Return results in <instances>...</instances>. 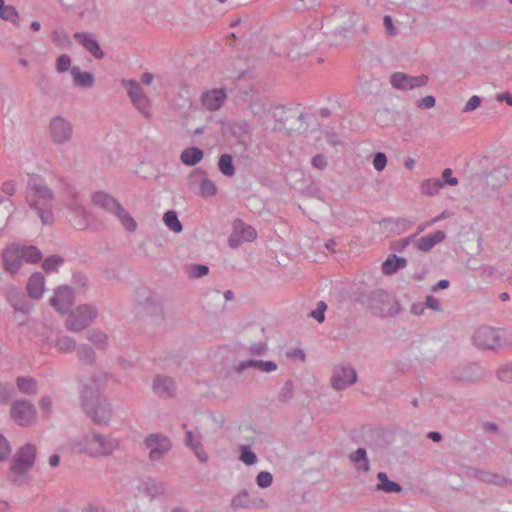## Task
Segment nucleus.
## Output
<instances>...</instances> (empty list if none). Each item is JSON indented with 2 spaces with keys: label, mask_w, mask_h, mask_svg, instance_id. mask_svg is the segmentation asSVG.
I'll return each instance as SVG.
<instances>
[{
  "label": "nucleus",
  "mask_w": 512,
  "mask_h": 512,
  "mask_svg": "<svg viewBox=\"0 0 512 512\" xmlns=\"http://www.w3.org/2000/svg\"><path fill=\"white\" fill-rule=\"evenodd\" d=\"M356 300L380 318L393 317L402 310L399 302L382 288L358 292Z\"/></svg>",
  "instance_id": "obj_1"
},
{
  "label": "nucleus",
  "mask_w": 512,
  "mask_h": 512,
  "mask_svg": "<svg viewBox=\"0 0 512 512\" xmlns=\"http://www.w3.org/2000/svg\"><path fill=\"white\" fill-rule=\"evenodd\" d=\"M360 15L348 8L336 9L326 20V26L331 27V34L339 40L336 45L346 44L354 35V28L360 21Z\"/></svg>",
  "instance_id": "obj_2"
},
{
  "label": "nucleus",
  "mask_w": 512,
  "mask_h": 512,
  "mask_svg": "<svg viewBox=\"0 0 512 512\" xmlns=\"http://www.w3.org/2000/svg\"><path fill=\"white\" fill-rule=\"evenodd\" d=\"M54 195L52 190L44 184L31 182L26 201L31 209H34L44 225L53 222L54 217L51 211Z\"/></svg>",
  "instance_id": "obj_3"
},
{
  "label": "nucleus",
  "mask_w": 512,
  "mask_h": 512,
  "mask_svg": "<svg viewBox=\"0 0 512 512\" xmlns=\"http://www.w3.org/2000/svg\"><path fill=\"white\" fill-rule=\"evenodd\" d=\"M82 406L94 424L107 425L110 422L112 407L101 394L86 390L82 395Z\"/></svg>",
  "instance_id": "obj_4"
},
{
  "label": "nucleus",
  "mask_w": 512,
  "mask_h": 512,
  "mask_svg": "<svg viewBox=\"0 0 512 512\" xmlns=\"http://www.w3.org/2000/svg\"><path fill=\"white\" fill-rule=\"evenodd\" d=\"M473 342L480 349L497 350L512 346V332L481 326L473 334Z\"/></svg>",
  "instance_id": "obj_5"
},
{
  "label": "nucleus",
  "mask_w": 512,
  "mask_h": 512,
  "mask_svg": "<svg viewBox=\"0 0 512 512\" xmlns=\"http://www.w3.org/2000/svg\"><path fill=\"white\" fill-rule=\"evenodd\" d=\"M118 447L119 442L116 438L92 433L83 439L80 451L91 457H105L111 455Z\"/></svg>",
  "instance_id": "obj_6"
},
{
  "label": "nucleus",
  "mask_w": 512,
  "mask_h": 512,
  "mask_svg": "<svg viewBox=\"0 0 512 512\" xmlns=\"http://www.w3.org/2000/svg\"><path fill=\"white\" fill-rule=\"evenodd\" d=\"M93 202L108 213L114 214L129 232L136 230V221L113 196L104 192H96L93 195Z\"/></svg>",
  "instance_id": "obj_7"
},
{
  "label": "nucleus",
  "mask_w": 512,
  "mask_h": 512,
  "mask_svg": "<svg viewBox=\"0 0 512 512\" xmlns=\"http://www.w3.org/2000/svg\"><path fill=\"white\" fill-rule=\"evenodd\" d=\"M36 457V447L33 444H25L14 456L11 465L12 481L22 485L24 475L33 467Z\"/></svg>",
  "instance_id": "obj_8"
},
{
  "label": "nucleus",
  "mask_w": 512,
  "mask_h": 512,
  "mask_svg": "<svg viewBox=\"0 0 512 512\" xmlns=\"http://www.w3.org/2000/svg\"><path fill=\"white\" fill-rule=\"evenodd\" d=\"M98 312L91 305H80L74 309L65 321V327L72 332H80L86 329L96 318Z\"/></svg>",
  "instance_id": "obj_9"
},
{
  "label": "nucleus",
  "mask_w": 512,
  "mask_h": 512,
  "mask_svg": "<svg viewBox=\"0 0 512 512\" xmlns=\"http://www.w3.org/2000/svg\"><path fill=\"white\" fill-rule=\"evenodd\" d=\"M10 417L20 426H30L37 418L33 403L27 399H18L11 403Z\"/></svg>",
  "instance_id": "obj_10"
},
{
  "label": "nucleus",
  "mask_w": 512,
  "mask_h": 512,
  "mask_svg": "<svg viewBox=\"0 0 512 512\" xmlns=\"http://www.w3.org/2000/svg\"><path fill=\"white\" fill-rule=\"evenodd\" d=\"M48 129L51 141L57 145L67 143L73 137L74 128L72 123L62 116L52 117Z\"/></svg>",
  "instance_id": "obj_11"
},
{
  "label": "nucleus",
  "mask_w": 512,
  "mask_h": 512,
  "mask_svg": "<svg viewBox=\"0 0 512 512\" xmlns=\"http://www.w3.org/2000/svg\"><path fill=\"white\" fill-rule=\"evenodd\" d=\"M123 86L126 88L128 95L136 107V109L146 118L151 116V104L142 87L136 80H123Z\"/></svg>",
  "instance_id": "obj_12"
},
{
  "label": "nucleus",
  "mask_w": 512,
  "mask_h": 512,
  "mask_svg": "<svg viewBox=\"0 0 512 512\" xmlns=\"http://www.w3.org/2000/svg\"><path fill=\"white\" fill-rule=\"evenodd\" d=\"M257 238L256 229L243 222L241 219H235L232 223V233L228 238V245L232 249L240 247L244 242H252Z\"/></svg>",
  "instance_id": "obj_13"
},
{
  "label": "nucleus",
  "mask_w": 512,
  "mask_h": 512,
  "mask_svg": "<svg viewBox=\"0 0 512 512\" xmlns=\"http://www.w3.org/2000/svg\"><path fill=\"white\" fill-rule=\"evenodd\" d=\"M144 444L150 450L149 459L153 462L161 460L172 448L169 437L161 433L149 434Z\"/></svg>",
  "instance_id": "obj_14"
},
{
  "label": "nucleus",
  "mask_w": 512,
  "mask_h": 512,
  "mask_svg": "<svg viewBox=\"0 0 512 512\" xmlns=\"http://www.w3.org/2000/svg\"><path fill=\"white\" fill-rule=\"evenodd\" d=\"M229 131L237 140L233 153L236 155L246 152L252 136L251 125L246 120H237L229 125Z\"/></svg>",
  "instance_id": "obj_15"
},
{
  "label": "nucleus",
  "mask_w": 512,
  "mask_h": 512,
  "mask_svg": "<svg viewBox=\"0 0 512 512\" xmlns=\"http://www.w3.org/2000/svg\"><path fill=\"white\" fill-rule=\"evenodd\" d=\"M357 379V372L350 364H340L333 370L331 386L335 390L341 391L355 384Z\"/></svg>",
  "instance_id": "obj_16"
},
{
  "label": "nucleus",
  "mask_w": 512,
  "mask_h": 512,
  "mask_svg": "<svg viewBox=\"0 0 512 512\" xmlns=\"http://www.w3.org/2000/svg\"><path fill=\"white\" fill-rule=\"evenodd\" d=\"M428 76L422 74L419 76H410L403 72H395L390 76V84L394 89L407 91L425 86L428 82Z\"/></svg>",
  "instance_id": "obj_17"
},
{
  "label": "nucleus",
  "mask_w": 512,
  "mask_h": 512,
  "mask_svg": "<svg viewBox=\"0 0 512 512\" xmlns=\"http://www.w3.org/2000/svg\"><path fill=\"white\" fill-rule=\"evenodd\" d=\"M483 376L484 371L477 363L459 365L449 374L450 379L456 382H475Z\"/></svg>",
  "instance_id": "obj_18"
},
{
  "label": "nucleus",
  "mask_w": 512,
  "mask_h": 512,
  "mask_svg": "<svg viewBox=\"0 0 512 512\" xmlns=\"http://www.w3.org/2000/svg\"><path fill=\"white\" fill-rule=\"evenodd\" d=\"M267 502L262 498H251L246 489L236 494L230 503V507L237 511L240 509H261L266 508Z\"/></svg>",
  "instance_id": "obj_19"
},
{
  "label": "nucleus",
  "mask_w": 512,
  "mask_h": 512,
  "mask_svg": "<svg viewBox=\"0 0 512 512\" xmlns=\"http://www.w3.org/2000/svg\"><path fill=\"white\" fill-rule=\"evenodd\" d=\"M74 302V292L69 286L59 287L54 296L50 299V304L61 314L66 313Z\"/></svg>",
  "instance_id": "obj_20"
},
{
  "label": "nucleus",
  "mask_w": 512,
  "mask_h": 512,
  "mask_svg": "<svg viewBox=\"0 0 512 512\" xmlns=\"http://www.w3.org/2000/svg\"><path fill=\"white\" fill-rule=\"evenodd\" d=\"M200 185L199 194L203 197L213 196L217 192L215 184L208 180L203 170H195L189 175V185L194 187Z\"/></svg>",
  "instance_id": "obj_21"
},
{
  "label": "nucleus",
  "mask_w": 512,
  "mask_h": 512,
  "mask_svg": "<svg viewBox=\"0 0 512 512\" xmlns=\"http://www.w3.org/2000/svg\"><path fill=\"white\" fill-rule=\"evenodd\" d=\"M22 256L20 251V246L17 245H10L8 246L2 254L3 263L6 271H8L11 274H15L22 263Z\"/></svg>",
  "instance_id": "obj_22"
},
{
  "label": "nucleus",
  "mask_w": 512,
  "mask_h": 512,
  "mask_svg": "<svg viewBox=\"0 0 512 512\" xmlns=\"http://www.w3.org/2000/svg\"><path fill=\"white\" fill-rule=\"evenodd\" d=\"M271 104L272 102L268 98L257 96L251 100L249 110L254 117L264 123L265 117L270 113Z\"/></svg>",
  "instance_id": "obj_23"
},
{
  "label": "nucleus",
  "mask_w": 512,
  "mask_h": 512,
  "mask_svg": "<svg viewBox=\"0 0 512 512\" xmlns=\"http://www.w3.org/2000/svg\"><path fill=\"white\" fill-rule=\"evenodd\" d=\"M248 368H256L262 372L270 373L277 370V364L274 361L247 359L235 366V371L240 374Z\"/></svg>",
  "instance_id": "obj_24"
},
{
  "label": "nucleus",
  "mask_w": 512,
  "mask_h": 512,
  "mask_svg": "<svg viewBox=\"0 0 512 512\" xmlns=\"http://www.w3.org/2000/svg\"><path fill=\"white\" fill-rule=\"evenodd\" d=\"M182 428L186 430L185 445L192 449L195 456L201 461L206 462L208 460V454L202 447L200 436L194 434L191 430H187V424H183Z\"/></svg>",
  "instance_id": "obj_25"
},
{
  "label": "nucleus",
  "mask_w": 512,
  "mask_h": 512,
  "mask_svg": "<svg viewBox=\"0 0 512 512\" xmlns=\"http://www.w3.org/2000/svg\"><path fill=\"white\" fill-rule=\"evenodd\" d=\"M202 105L209 111L218 110L224 102V88L212 89L202 95Z\"/></svg>",
  "instance_id": "obj_26"
},
{
  "label": "nucleus",
  "mask_w": 512,
  "mask_h": 512,
  "mask_svg": "<svg viewBox=\"0 0 512 512\" xmlns=\"http://www.w3.org/2000/svg\"><path fill=\"white\" fill-rule=\"evenodd\" d=\"M74 38L96 59H102L104 57L99 43L92 38L91 34L77 32L74 34Z\"/></svg>",
  "instance_id": "obj_27"
},
{
  "label": "nucleus",
  "mask_w": 512,
  "mask_h": 512,
  "mask_svg": "<svg viewBox=\"0 0 512 512\" xmlns=\"http://www.w3.org/2000/svg\"><path fill=\"white\" fill-rule=\"evenodd\" d=\"M241 22V18L237 17L229 23L231 31L226 35V41L229 40L232 46H239L248 31V27L242 26Z\"/></svg>",
  "instance_id": "obj_28"
},
{
  "label": "nucleus",
  "mask_w": 512,
  "mask_h": 512,
  "mask_svg": "<svg viewBox=\"0 0 512 512\" xmlns=\"http://www.w3.org/2000/svg\"><path fill=\"white\" fill-rule=\"evenodd\" d=\"M446 238V233L438 230L432 234L423 236L415 241V246L418 250L428 252L435 245L442 242Z\"/></svg>",
  "instance_id": "obj_29"
},
{
  "label": "nucleus",
  "mask_w": 512,
  "mask_h": 512,
  "mask_svg": "<svg viewBox=\"0 0 512 512\" xmlns=\"http://www.w3.org/2000/svg\"><path fill=\"white\" fill-rule=\"evenodd\" d=\"M153 389L160 397H172L175 394L176 385L171 378L158 376L154 380Z\"/></svg>",
  "instance_id": "obj_30"
},
{
  "label": "nucleus",
  "mask_w": 512,
  "mask_h": 512,
  "mask_svg": "<svg viewBox=\"0 0 512 512\" xmlns=\"http://www.w3.org/2000/svg\"><path fill=\"white\" fill-rule=\"evenodd\" d=\"M415 222L406 218H384L380 222L385 228H389V232L395 235H400L407 231Z\"/></svg>",
  "instance_id": "obj_31"
},
{
  "label": "nucleus",
  "mask_w": 512,
  "mask_h": 512,
  "mask_svg": "<svg viewBox=\"0 0 512 512\" xmlns=\"http://www.w3.org/2000/svg\"><path fill=\"white\" fill-rule=\"evenodd\" d=\"M407 266V260L404 257L390 254L387 259L382 263V273L384 275H393L400 269Z\"/></svg>",
  "instance_id": "obj_32"
},
{
  "label": "nucleus",
  "mask_w": 512,
  "mask_h": 512,
  "mask_svg": "<svg viewBox=\"0 0 512 512\" xmlns=\"http://www.w3.org/2000/svg\"><path fill=\"white\" fill-rule=\"evenodd\" d=\"M26 288L30 297L39 299L44 291V276L40 272L32 274Z\"/></svg>",
  "instance_id": "obj_33"
},
{
  "label": "nucleus",
  "mask_w": 512,
  "mask_h": 512,
  "mask_svg": "<svg viewBox=\"0 0 512 512\" xmlns=\"http://www.w3.org/2000/svg\"><path fill=\"white\" fill-rule=\"evenodd\" d=\"M377 479L378 483L375 487L377 491H383L385 493H400L403 490V487L398 482L390 480L385 472H379L377 474Z\"/></svg>",
  "instance_id": "obj_34"
},
{
  "label": "nucleus",
  "mask_w": 512,
  "mask_h": 512,
  "mask_svg": "<svg viewBox=\"0 0 512 512\" xmlns=\"http://www.w3.org/2000/svg\"><path fill=\"white\" fill-rule=\"evenodd\" d=\"M286 106L281 104H271V110L270 114L275 121V125L273 127V131H285L287 128L285 127L286 121L288 120L287 117H285L286 114Z\"/></svg>",
  "instance_id": "obj_35"
},
{
  "label": "nucleus",
  "mask_w": 512,
  "mask_h": 512,
  "mask_svg": "<svg viewBox=\"0 0 512 512\" xmlns=\"http://www.w3.org/2000/svg\"><path fill=\"white\" fill-rule=\"evenodd\" d=\"M7 300L14 307L15 310L23 313L29 311L30 307L27 301L25 300V296L18 289L10 288L7 292Z\"/></svg>",
  "instance_id": "obj_36"
},
{
  "label": "nucleus",
  "mask_w": 512,
  "mask_h": 512,
  "mask_svg": "<svg viewBox=\"0 0 512 512\" xmlns=\"http://www.w3.org/2000/svg\"><path fill=\"white\" fill-rule=\"evenodd\" d=\"M143 311L146 315L156 318H164V309L161 301L155 297H149L143 304Z\"/></svg>",
  "instance_id": "obj_37"
},
{
  "label": "nucleus",
  "mask_w": 512,
  "mask_h": 512,
  "mask_svg": "<svg viewBox=\"0 0 512 512\" xmlns=\"http://www.w3.org/2000/svg\"><path fill=\"white\" fill-rule=\"evenodd\" d=\"M349 459L354 463L357 470L368 472L370 470V463L367 457L365 448L359 447L355 452L349 455Z\"/></svg>",
  "instance_id": "obj_38"
},
{
  "label": "nucleus",
  "mask_w": 512,
  "mask_h": 512,
  "mask_svg": "<svg viewBox=\"0 0 512 512\" xmlns=\"http://www.w3.org/2000/svg\"><path fill=\"white\" fill-rule=\"evenodd\" d=\"M0 18L4 21L11 22L16 27L20 26L18 11L14 6L6 5L4 0H0Z\"/></svg>",
  "instance_id": "obj_39"
},
{
  "label": "nucleus",
  "mask_w": 512,
  "mask_h": 512,
  "mask_svg": "<svg viewBox=\"0 0 512 512\" xmlns=\"http://www.w3.org/2000/svg\"><path fill=\"white\" fill-rule=\"evenodd\" d=\"M16 385L20 392L27 395L37 393V381L31 377L19 376L16 378Z\"/></svg>",
  "instance_id": "obj_40"
},
{
  "label": "nucleus",
  "mask_w": 512,
  "mask_h": 512,
  "mask_svg": "<svg viewBox=\"0 0 512 512\" xmlns=\"http://www.w3.org/2000/svg\"><path fill=\"white\" fill-rule=\"evenodd\" d=\"M203 158V151L197 147H189L185 149L181 155V161L186 164L193 166L197 164Z\"/></svg>",
  "instance_id": "obj_41"
},
{
  "label": "nucleus",
  "mask_w": 512,
  "mask_h": 512,
  "mask_svg": "<svg viewBox=\"0 0 512 512\" xmlns=\"http://www.w3.org/2000/svg\"><path fill=\"white\" fill-rule=\"evenodd\" d=\"M74 83L81 87H91L94 84V77L89 72H81L78 67L71 69Z\"/></svg>",
  "instance_id": "obj_42"
},
{
  "label": "nucleus",
  "mask_w": 512,
  "mask_h": 512,
  "mask_svg": "<svg viewBox=\"0 0 512 512\" xmlns=\"http://www.w3.org/2000/svg\"><path fill=\"white\" fill-rule=\"evenodd\" d=\"M87 339L99 350H104L108 346V336L101 330L89 331Z\"/></svg>",
  "instance_id": "obj_43"
},
{
  "label": "nucleus",
  "mask_w": 512,
  "mask_h": 512,
  "mask_svg": "<svg viewBox=\"0 0 512 512\" xmlns=\"http://www.w3.org/2000/svg\"><path fill=\"white\" fill-rule=\"evenodd\" d=\"M144 492L151 498L158 497L164 493V485L154 479H148L143 483Z\"/></svg>",
  "instance_id": "obj_44"
},
{
  "label": "nucleus",
  "mask_w": 512,
  "mask_h": 512,
  "mask_svg": "<svg viewBox=\"0 0 512 512\" xmlns=\"http://www.w3.org/2000/svg\"><path fill=\"white\" fill-rule=\"evenodd\" d=\"M22 259L29 263H37L42 258L41 251L36 246H21Z\"/></svg>",
  "instance_id": "obj_45"
},
{
  "label": "nucleus",
  "mask_w": 512,
  "mask_h": 512,
  "mask_svg": "<svg viewBox=\"0 0 512 512\" xmlns=\"http://www.w3.org/2000/svg\"><path fill=\"white\" fill-rule=\"evenodd\" d=\"M165 225L175 233L183 230L182 224L178 219L177 213L173 210L167 211L163 216Z\"/></svg>",
  "instance_id": "obj_46"
},
{
  "label": "nucleus",
  "mask_w": 512,
  "mask_h": 512,
  "mask_svg": "<svg viewBox=\"0 0 512 512\" xmlns=\"http://www.w3.org/2000/svg\"><path fill=\"white\" fill-rule=\"evenodd\" d=\"M55 347L60 353H72L76 348V341L72 337L61 336L57 338Z\"/></svg>",
  "instance_id": "obj_47"
},
{
  "label": "nucleus",
  "mask_w": 512,
  "mask_h": 512,
  "mask_svg": "<svg viewBox=\"0 0 512 512\" xmlns=\"http://www.w3.org/2000/svg\"><path fill=\"white\" fill-rule=\"evenodd\" d=\"M239 453V460L248 466L254 465L258 460L256 453L248 445H240Z\"/></svg>",
  "instance_id": "obj_48"
},
{
  "label": "nucleus",
  "mask_w": 512,
  "mask_h": 512,
  "mask_svg": "<svg viewBox=\"0 0 512 512\" xmlns=\"http://www.w3.org/2000/svg\"><path fill=\"white\" fill-rule=\"evenodd\" d=\"M14 386L9 382L0 383V404H8L15 396Z\"/></svg>",
  "instance_id": "obj_49"
},
{
  "label": "nucleus",
  "mask_w": 512,
  "mask_h": 512,
  "mask_svg": "<svg viewBox=\"0 0 512 512\" xmlns=\"http://www.w3.org/2000/svg\"><path fill=\"white\" fill-rule=\"evenodd\" d=\"M467 475L477 479L486 484L491 483L493 473L479 468L469 467Z\"/></svg>",
  "instance_id": "obj_50"
},
{
  "label": "nucleus",
  "mask_w": 512,
  "mask_h": 512,
  "mask_svg": "<svg viewBox=\"0 0 512 512\" xmlns=\"http://www.w3.org/2000/svg\"><path fill=\"white\" fill-rule=\"evenodd\" d=\"M440 188H442V186L437 178L425 180L421 184L422 193L428 196L436 195Z\"/></svg>",
  "instance_id": "obj_51"
},
{
  "label": "nucleus",
  "mask_w": 512,
  "mask_h": 512,
  "mask_svg": "<svg viewBox=\"0 0 512 512\" xmlns=\"http://www.w3.org/2000/svg\"><path fill=\"white\" fill-rule=\"evenodd\" d=\"M294 397V383L291 379L287 380L278 394V400L282 403H288Z\"/></svg>",
  "instance_id": "obj_52"
},
{
  "label": "nucleus",
  "mask_w": 512,
  "mask_h": 512,
  "mask_svg": "<svg viewBox=\"0 0 512 512\" xmlns=\"http://www.w3.org/2000/svg\"><path fill=\"white\" fill-rule=\"evenodd\" d=\"M209 267L203 264H191L186 267V273L190 278H200L207 275Z\"/></svg>",
  "instance_id": "obj_53"
},
{
  "label": "nucleus",
  "mask_w": 512,
  "mask_h": 512,
  "mask_svg": "<svg viewBox=\"0 0 512 512\" xmlns=\"http://www.w3.org/2000/svg\"><path fill=\"white\" fill-rule=\"evenodd\" d=\"M79 358L85 364H93L96 359L95 351L88 345H81L79 348Z\"/></svg>",
  "instance_id": "obj_54"
},
{
  "label": "nucleus",
  "mask_w": 512,
  "mask_h": 512,
  "mask_svg": "<svg viewBox=\"0 0 512 512\" xmlns=\"http://www.w3.org/2000/svg\"><path fill=\"white\" fill-rule=\"evenodd\" d=\"M64 262V259L59 255H52L47 257L43 261V269L45 272L49 273L55 271L58 266H60Z\"/></svg>",
  "instance_id": "obj_55"
},
{
  "label": "nucleus",
  "mask_w": 512,
  "mask_h": 512,
  "mask_svg": "<svg viewBox=\"0 0 512 512\" xmlns=\"http://www.w3.org/2000/svg\"><path fill=\"white\" fill-rule=\"evenodd\" d=\"M497 378L502 382L512 383V362L504 364L497 370Z\"/></svg>",
  "instance_id": "obj_56"
},
{
  "label": "nucleus",
  "mask_w": 512,
  "mask_h": 512,
  "mask_svg": "<svg viewBox=\"0 0 512 512\" xmlns=\"http://www.w3.org/2000/svg\"><path fill=\"white\" fill-rule=\"evenodd\" d=\"M273 483V475L268 471H261L256 476V484L260 488H268Z\"/></svg>",
  "instance_id": "obj_57"
},
{
  "label": "nucleus",
  "mask_w": 512,
  "mask_h": 512,
  "mask_svg": "<svg viewBox=\"0 0 512 512\" xmlns=\"http://www.w3.org/2000/svg\"><path fill=\"white\" fill-rule=\"evenodd\" d=\"M327 310V304L324 301L317 303L316 309L312 310L309 314L310 317L315 319L317 322L322 323L325 320V311Z\"/></svg>",
  "instance_id": "obj_58"
},
{
  "label": "nucleus",
  "mask_w": 512,
  "mask_h": 512,
  "mask_svg": "<svg viewBox=\"0 0 512 512\" xmlns=\"http://www.w3.org/2000/svg\"><path fill=\"white\" fill-rule=\"evenodd\" d=\"M437 179L442 187L444 185L456 186L458 184V179L456 177H453L452 170L450 168L444 169L441 178Z\"/></svg>",
  "instance_id": "obj_59"
},
{
  "label": "nucleus",
  "mask_w": 512,
  "mask_h": 512,
  "mask_svg": "<svg viewBox=\"0 0 512 512\" xmlns=\"http://www.w3.org/2000/svg\"><path fill=\"white\" fill-rule=\"evenodd\" d=\"M71 65V59L68 55L63 54L57 58L56 69L59 73H63L69 70Z\"/></svg>",
  "instance_id": "obj_60"
},
{
  "label": "nucleus",
  "mask_w": 512,
  "mask_h": 512,
  "mask_svg": "<svg viewBox=\"0 0 512 512\" xmlns=\"http://www.w3.org/2000/svg\"><path fill=\"white\" fill-rule=\"evenodd\" d=\"M387 165V157L383 152H376L373 156V166L377 171H382Z\"/></svg>",
  "instance_id": "obj_61"
},
{
  "label": "nucleus",
  "mask_w": 512,
  "mask_h": 512,
  "mask_svg": "<svg viewBox=\"0 0 512 512\" xmlns=\"http://www.w3.org/2000/svg\"><path fill=\"white\" fill-rule=\"evenodd\" d=\"M482 99L478 95L472 96L463 108V112H471L476 110L481 105Z\"/></svg>",
  "instance_id": "obj_62"
},
{
  "label": "nucleus",
  "mask_w": 512,
  "mask_h": 512,
  "mask_svg": "<svg viewBox=\"0 0 512 512\" xmlns=\"http://www.w3.org/2000/svg\"><path fill=\"white\" fill-rule=\"evenodd\" d=\"M52 40L58 46L68 45L70 44L69 38L67 35L63 34L58 30H54L52 33Z\"/></svg>",
  "instance_id": "obj_63"
},
{
  "label": "nucleus",
  "mask_w": 512,
  "mask_h": 512,
  "mask_svg": "<svg viewBox=\"0 0 512 512\" xmlns=\"http://www.w3.org/2000/svg\"><path fill=\"white\" fill-rule=\"evenodd\" d=\"M436 99L433 95H427L417 101V106L422 109H430L435 106Z\"/></svg>",
  "instance_id": "obj_64"
}]
</instances>
